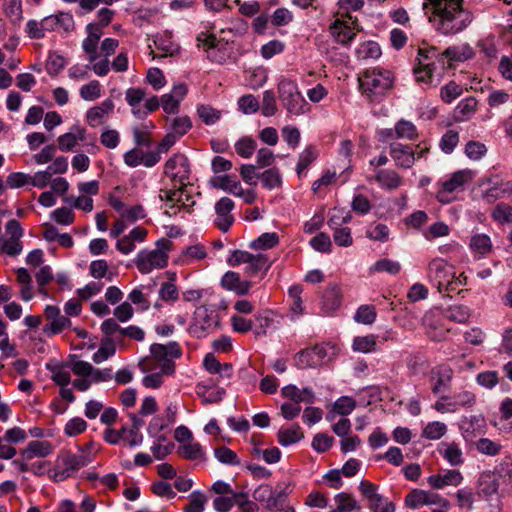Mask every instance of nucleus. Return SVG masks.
<instances>
[{
    "mask_svg": "<svg viewBox=\"0 0 512 512\" xmlns=\"http://www.w3.org/2000/svg\"><path fill=\"white\" fill-rule=\"evenodd\" d=\"M464 0H425L423 9L432 6V16L428 19L433 21V16L438 17L436 30L444 35H455L466 29L473 20L470 11L463 8Z\"/></svg>",
    "mask_w": 512,
    "mask_h": 512,
    "instance_id": "1",
    "label": "nucleus"
},
{
    "mask_svg": "<svg viewBox=\"0 0 512 512\" xmlns=\"http://www.w3.org/2000/svg\"><path fill=\"white\" fill-rule=\"evenodd\" d=\"M278 94L289 113L294 115L304 113V107L308 104L302 97L295 81L287 78L281 79L278 83Z\"/></svg>",
    "mask_w": 512,
    "mask_h": 512,
    "instance_id": "2",
    "label": "nucleus"
},
{
    "mask_svg": "<svg viewBox=\"0 0 512 512\" xmlns=\"http://www.w3.org/2000/svg\"><path fill=\"white\" fill-rule=\"evenodd\" d=\"M379 76L371 77L368 72H365L364 79H359V88L370 102H380L393 86L390 76L383 77L380 73Z\"/></svg>",
    "mask_w": 512,
    "mask_h": 512,
    "instance_id": "3",
    "label": "nucleus"
},
{
    "mask_svg": "<svg viewBox=\"0 0 512 512\" xmlns=\"http://www.w3.org/2000/svg\"><path fill=\"white\" fill-rule=\"evenodd\" d=\"M214 320L215 327H220V318L214 307L202 305L194 311L193 319L188 327V332L200 339L205 337L208 327Z\"/></svg>",
    "mask_w": 512,
    "mask_h": 512,
    "instance_id": "4",
    "label": "nucleus"
},
{
    "mask_svg": "<svg viewBox=\"0 0 512 512\" xmlns=\"http://www.w3.org/2000/svg\"><path fill=\"white\" fill-rule=\"evenodd\" d=\"M23 229L20 223L12 219L5 226V232L0 238L1 251L9 256H18L23 251L21 238L23 237Z\"/></svg>",
    "mask_w": 512,
    "mask_h": 512,
    "instance_id": "5",
    "label": "nucleus"
},
{
    "mask_svg": "<svg viewBox=\"0 0 512 512\" xmlns=\"http://www.w3.org/2000/svg\"><path fill=\"white\" fill-rule=\"evenodd\" d=\"M405 504L410 509H420L423 506L437 505L440 508L449 507V502L432 490L414 489L405 497Z\"/></svg>",
    "mask_w": 512,
    "mask_h": 512,
    "instance_id": "6",
    "label": "nucleus"
},
{
    "mask_svg": "<svg viewBox=\"0 0 512 512\" xmlns=\"http://www.w3.org/2000/svg\"><path fill=\"white\" fill-rule=\"evenodd\" d=\"M168 254L164 251L141 250L134 263L142 274L150 273L154 268H165L168 265Z\"/></svg>",
    "mask_w": 512,
    "mask_h": 512,
    "instance_id": "7",
    "label": "nucleus"
},
{
    "mask_svg": "<svg viewBox=\"0 0 512 512\" xmlns=\"http://www.w3.org/2000/svg\"><path fill=\"white\" fill-rule=\"evenodd\" d=\"M377 486L372 482H361L360 490L368 500V506L373 512H395V505L377 492Z\"/></svg>",
    "mask_w": 512,
    "mask_h": 512,
    "instance_id": "8",
    "label": "nucleus"
},
{
    "mask_svg": "<svg viewBox=\"0 0 512 512\" xmlns=\"http://www.w3.org/2000/svg\"><path fill=\"white\" fill-rule=\"evenodd\" d=\"M233 208L234 202L229 197H222L215 204V211L220 219L216 226L224 233L230 229L234 222V217L230 213Z\"/></svg>",
    "mask_w": 512,
    "mask_h": 512,
    "instance_id": "9",
    "label": "nucleus"
},
{
    "mask_svg": "<svg viewBox=\"0 0 512 512\" xmlns=\"http://www.w3.org/2000/svg\"><path fill=\"white\" fill-rule=\"evenodd\" d=\"M58 306L48 305L45 308L44 315L46 324L43 327V333L46 336H53L61 333L64 329V318L61 316Z\"/></svg>",
    "mask_w": 512,
    "mask_h": 512,
    "instance_id": "10",
    "label": "nucleus"
},
{
    "mask_svg": "<svg viewBox=\"0 0 512 512\" xmlns=\"http://www.w3.org/2000/svg\"><path fill=\"white\" fill-rule=\"evenodd\" d=\"M390 155L397 166L405 169L411 168L416 159L413 149L401 143H393L390 145Z\"/></svg>",
    "mask_w": 512,
    "mask_h": 512,
    "instance_id": "11",
    "label": "nucleus"
},
{
    "mask_svg": "<svg viewBox=\"0 0 512 512\" xmlns=\"http://www.w3.org/2000/svg\"><path fill=\"white\" fill-rule=\"evenodd\" d=\"M150 353L155 360H162L168 356L178 359L182 356V349L176 341H170L166 345L153 343L150 346Z\"/></svg>",
    "mask_w": 512,
    "mask_h": 512,
    "instance_id": "12",
    "label": "nucleus"
},
{
    "mask_svg": "<svg viewBox=\"0 0 512 512\" xmlns=\"http://www.w3.org/2000/svg\"><path fill=\"white\" fill-rule=\"evenodd\" d=\"M361 462L358 459L350 458L344 463L341 469H332L321 477L323 480H341V475L347 478L354 477L360 470Z\"/></svg>",
    "mask_w": 512,
    "mask_h": 512,
    "instance_id": "13",
    "label": "nucleus"
},
{
    "mask_svg": "<svg viewBox=\"0 0 512 512\" xmlns=\"http://www.w3.org/2000/svg\"><path fill=\"white\" fill-rule=\"evenodd\" d=\"M275 317H278V315L274 311L268 309L256 314L254 316L256 322V328L254 330L255 335H266L268 328L272 327L275 323L279 325L280 321L275 320ZM279 318L282 319L283 317L279 316Z\"/></svg>",
    "mask_w": 512,
    "mask_h": 512,
    "instance_id": "14",
    "label": "nucleus"
},
{
    "mask_svg": "<svg viewBox=\"0 0 512 512\" xmlns=\"http://www.w3.org/2000/svg\"><path fill=\"white\" fill-rule=\"evenodd\" d=\"M64 171V162L58 158L45 171L37 172L30 179V184L37 187H44L53 175Z\"/></svg>",
    "mask_w": 512,
    "mask_h": 512,
    "instance_id": "15",
    "label": "nucleus"
},
{
    "mask_svg": "<svg viewBox=\"0 0 512 512\" xmlns=\"http://www.w3.org/2000/svg\"><path fill=\"white\" fill-rule=\"evenodd\" d=\"M340 288L336 284H329L322 296V308L326 312L335 311L341 304Z\"/></svg>",
    "mask_w": 512,
    "mask_h": 512,
    "instance_id": "16",
    "label": "nucleus"
},
{
    "mask_svg": "<svg viewBox=\"0 0 512 512\" xmlns=\"http://www.w3.org/2000/svg\"><path fill=\"white\" fill-rule=\"evenodd\" d=\"M291 492L290 486L285 483H278L274 486L272 497L268 509L271 511H280L284 509L288 494Z\"/></svg>",
    "mask_w": 512,
    "mask_h": 512,
    "instance_id": "17",
    "label": "nucleus"
},
{
    "mask_svg": "<svg viewBox=\"0 0 512 512\" xmlns=\"http://www.w3.org/2000/svg\"><path fill=\"white\" fill-rule=\"evenodd\" d=\"M16 281L20 285L19 294L23 301L33 298L32 277L26 268L16 270Z\"/></svg>",
    "mask_w": 512,
    "mask_h": 512,
    "instance_id": "18",
    "label": "nucleus"
},
{
    "mask_svg": "<svg viewBox=\"0 0 512 512\" xmlns=\"http://www.w3.org/2000/svg\"><path fill=\"white\" fill-rule=\"evenodd\" d=\"M477 100L474 97H468L460 101L454 110L453 120L462 122L469 119L476 111Z\"/></svg>",
    "mask_w": 512,
    "mask_h": 512,
    "instance_id": "19",
    "label": "nucleus"
},
{
    "mask_svg": "<svg viewBox=\"0 0 512 512\" xmlns=\"http://www.w3.org/2000/svg\"><path fill=\"white\" fill-rule=\"evenodd\" d=\"M52 450L51 444L48 441H31L28 446L21 451L23 459L28 460L34 456L45 457L50 454Z\"/></svg>",
    "mask_w": 512,
    "mask_h": 512,
    "instance_id": "20",
    "label": "nucleus"
},
{
    "mask_svg": "<svg viewBox=\"0 0 512 512\" xmlns=\"http://www.w3.org/2000/svg\"><path fill=\"white\" fill-rule=\"evenodd\" d=\"M473 175L474 173L469 169L456 171L451 175L450 179L443 183L442 187L445 192L452 193L466 182L472 180Z\"/></svg>",
    "mask_w": 512,
    "mask_h": 512,
    "instance_id": "21",
    "label": "nucleus"
},
{
    "mask_svg": "<svg viewBox=\"0 0 512 512\" xmlns=\"http://www.w3.org/2000/svg\"><path fill=\"white\" fill-rule=\"evenodd\" d=\"M50 377L59 386V395L64 398V362L53 358L46 363Z\"/></svg>",
    "mask_w": 512,
    "mask_h": 512,
    "instance_id": "22",
    "label": "nucleus"
},
{
    "mask_svg": "<svg viewBox=\"0 0 512 512\" xmlns=\"http://www.w3.org/2000/svg\"><path fill=\"white\" fill-rule=\"evenodd\" d=\"M91 462L89 455L66 452V479L75 477L74 472Z\"/></svg>",
    "mask_w": 512,
    "mask_h": 512,
    "instance_id": "23",
    "label": "nucleus"
},
{
    "mask_svg": "<svg viewBox=\"0 0 512 512\" xmlns=\"http://www.w3.org/2000/svg\"><path fill=\"white\" fill-rule=\"evenodd\" d=\"M453 266H450L445 260L443 259H433L429 263V270L435 272V277L439 279L438 282V290L441 292L444 284L442 283L441 279H446L449 276L453 275Z\"/></svg>",
    "mask_w": 512,
    "mask_h": 512,
    "instance_id": "24",
    "label": "nucleus"
},
{
    "mask_svg": "<svg viewBox=\"0 0 512 512\" xmlns=\"http://www.w3.org/2000/svg\"><path fill=\"white\" fill-rule=\"evenodd\" d=\"M294 365L301 370L319 367L313 348H306L297 352L294 356Z\"/></svg>",
    "mask_w": 512,
    "mask_h": 512,
    "instance_id": "25",
    "label": "nucleus"
},
{
    "mask_svg": "<svg viewBox=\"0 0 512 512\" xmlns=\"http://www.w3.org/2000/svg\"><path fill=\"white\" fill-rule=\"evenodd\" d=\"M64 196V180L56 178L52 182V190L43 192L39 197V202L45 207H51L56 203L55 196Z\"/></svg>",
    "mask_w": 512,
    "mask_h": 512,
    "instance_id": "26",
    "label": "nucleus"
},
{
    "mask_svg": "<svg viewBox=\"0 0 512 512\" xmlns=\"http://www.w3.org/2000/svg\"><path fill=\"white\" fill-rule=\"evenodd\" d=\"M209 184L213 188L221 189L233 195H235L238 188H240V182L233 180L232 176L228 174L211 178Z\"/></svg>",
    "mask_w": 512,
    "mask_h": 512,
    "instance_id": "27",
    "label": "nucleus"
},
{
    "mask_svg": "<svg viewBox=\"0 0 512 512\" xmlns=\"http://www.w3.org/2000/svg\"><path fill=\"white\" fill-rule=\"evenodd\" d=\"M116 353V346L112 337H104L101 339L100 347L96 353L93 354V361L98 364L105 361Z\"/></svg>",
    "mask_w": 512,
    "mask_h": 512,
    "instance_id": "28",
    "label": "nucleus"
},
{
    "mask_svg": "<svg viewBox=\"0 0 512 512\" xmlns=\"http://www.w3.org/2000/svg\"><path fill=\"white\" fill-rule=\"evenodd\" d=\"M303 438L304 434L299 425H296L295 429H280L277 433L278 442L283 447L295 444Z\"/></svg>",
    "mask_w": 512,
    "mask_h": 512,
    "instance_id": "29",
    "label": "nucleus"
},
{
    "mask_svg": "<svg viewBox=\"0 0 512 512\" xmlns=\"http://www.w3.org/2000/svg\"><path fill=\"white\" fill-rule=\"evenodd\" d=\"M376 181L387 189H396L401 184V178L395 171L381 169L377 172Z\"/></svg>",
    "mask_w": 512,
    "mask_h": 512,
    "instance_id": "30",
    "label": "nucleus"
},
{
    "mask_svg": "<svg viewBox=\"0 0 512 512\" xmlns=\"http://www.w3.org/2000/svg\"><path fill=\"white\" fill-rule=\"evenodd\" d=\"M279 243V236L275 232H266L261 234L258 238L253 240L249 247L255 250H267L277 246Z\"/></svg>",
    "mask_w": 512,
    "mask_h": 512,
    "instance_id": "31",
    "label": "nucleus"
},
{
    "mask_svg": "<svg viewBox=\"0 0 512 512\" xmlns=\"http://www.w3.org/2000/svg\"><path fill=\"white\" fill-rule=\"evenodd\" d=\"M271 267V262L265 254H252V259L248 261V266L245 268L246 273L255 275L262 269L268 271Z\"/></svg>",
    "mask_w": 512,
    "mask_h": 512,
    "instance_id": "32",
    "label": "nucleus"
},
{
    "mask_svg": "<svg viewBox=\"0 0 512 512\" xmlns=\"http://www.w3.org/2000/svg\"><path fill=\"white\" fill-rule=\"evenodd\" d=\"M444 316L454 322L457 323H465L468 321L470 317L469 308L464 305H453L449 306L445 312Z\"/></svg>",
    "mask_w": 512,
    "mask_h": 512,
    "instance_id": "33",
    "label": "nucleus"
},
{
    "mask_svg": "<svg viewBox=\"0 0 512 512\" xmlns=\"http://www.w3.org/2000/svg\"><path fill=\"white\" fill-rule=\"evenodd\" d=\"M215 458L222 464L240 465L241 460L238 455L226 446H220L214 449Z\"/></svg>",
    "mask_w": 512,
    "mask_h": 512,
    "instance_id": "34",
    "label": "nucleus"
},
{
    "mask_svg": "<svg viewBox=\"0 0 512 512\" xmlns=\"http://www.w3.org/2000/svg\"><path fill=\"white\" fill-rule=\"evenodd\" d=\"M263 186L268 189H274L282 185V177L277 168H269L260 174L259 177Z\"/></svg>",
    "mask_w": 512,
    "mask_h": 512,
    "instance_id": "35",
    "label": "nucleus"
},
{
    "mask_svg": "<svg viewBox=\"0 0 512 512\" xmlns=\"http://www.w3.org/2000/svg\"><path fill=\"white\" fill-rule=\"evenodd\" d=\"M256 147V141L249 136H243L235 143V150L242 158H250Z\"/></svg>",
    "mask_w": 512,
    "mask_h": 512,
    "instance_id": "36",
    "label": "nucleus"
},
{
    "mask_svg": "<svg viewBox=\"0 0 512 512\" xmlns=\"http://www.w3.org/2000/svg\"><path fill=\"white\" fill-rule=\"evenodd\" d=\"M178 453L180 456L188 460L194 461L205 459V454L200 443L182 445L178 448Z\"/></svg>",
    "mask_w": 512,
    "mask_h": 512,
    "instance_id": "37",
    "label": "nucleus"
},
{
    "mask_svg": "<svg viewBox=\"0 0 512 512\" xmlns=\"http://www.w3.org/2000/svg\"><path fill=\"white\" fill-rule=\"evenodd\" d=\"M353 350L362 353H368L376 350V337L372 334L358 336L353 340Z\"/></svg>",
    "mask_w": 512,
    "mask_h": 512,
    "instance_id": "38",
    "label": "nucleus"
},
{
    "mask_svg": "<svg viewBox=\"0 0 512 512\" xmlns=\"http://www.w3.org/2000/svg\"><path fill=\"white\" fill-rule=\"evenodd\" d=\"M376 309L373 305H361L354 316V320L364 325H371L376 320Z\"/></svg>",
    "mask_w": 512,
    "mask_h": 512,
    "instance_id": "39",
    "label": "nucleus"
},
{
    "mask_svg": "<svg viewBox=\"0 0 512 512\" xmlns=\"http://www.w3.org/2000/svg\"><path fill=\"white\" fill-rule=\"evenodd\" d=\"M177 158L180 159V170L175 174H171V179L173 181H179L181 185L186 186L185 181L189 179L191 174L190 162L185 154L178 153Z\"/></svg>",
    "mask_w": 512,
    "mask_h": 512,
    "instance_id": "40",
    "label": "nucleus"
},
{
    "mask_svg": "<svg viewBox=\"0 0 512 512\" xmlns=\"http://www.w3.org/2000/svg\"><path fill=\"white\" fill-rule=\"evenodd\" d=\"M453 371L450 368L437 372V379L435 384L432 386L433 394H439L442 391H446L450 387L452 380Z\"/></svg>",
    "mask_w": 512,
    "mask_h": 512,
    "instance_id": "41",
    "label": "nucleus"
},
{
    "mask_svg": "<svg viewBox=\"0 0 512 512\" xmlns=\"http://www.w3.org/2000/svg\"><path fill=\"white\" fill-rule=\"evenodd\" d=\"M356 408V400L350 396H341L333 405V410L341 415L347 416Z\"/></svg>",
    "mask_w": 512,
    "mask_h": 512,
    "instance_id": "42",
    "label": "nucleus"
},
{
    "mask_svg": "<svg viewBox=\"0 0 512 512\" xmlns=\"http://www.w3.org/2000/svg\"><path fill=\"white\" fill-rule=\"evenodd\" d=\"M395 134L398 138L412 140L417 137V129L412 122L402 119L396 123Z\"/></svg>",
    "mask_w": 512,
    "mask_h": 512,
    "instance_id": "43",
    "label": "nucleus"
},
{
    "mask_svg": "<svg viewBox=\"0 0 512 512\" xmlns=\"http://www.w3.org/2000/svg\"><path fill=\"white\" fill-rule=\"evenodd\" d=\"M207 497L205 494L199 491H194L190 495V501L185 506L183 512H203Z\"/></svg>",
    "mask_w": 512,
    "mask_h": 512,
    "instance_id": "44",
    "label": "nucleus"
},
{
    "mask_svg": "<svg viewBox=\"0 0 512 512\" xmlns=\"http://www.w3.org/2000/svg\"><path fill=\"white\" fill-rule=\"evenodd\" d=\"M470 247L480 254H486L491 251L492 245L490 237L486 234H477L471 238Z\"/></svg>",
    "mask_w": 512,
    "mask_h": 512,
    "instance_id": "45",
    "label": "nucleus"
},
{
    "mask_svg": "<svg viewBox=\"0 0 512 512\" xmlns=\"http://www.w3.org/2000/svg\"><path fill=\"white\" fill-rule=\"evenodd\" d=\"M477 495L479 498L493 501L498 498V488L496 482H479L477 488Z\"/></svg>",
    "mask_w": 512,
    "mask_h": 512,
    "instance_id": "46",
    "label": "nucleus"
},
{
    "mask_svg": "<svg viewBox=\"0 0 512 512\" xmlns=\"http://www.w3.org/2000/svg\"><path fill=\"white\" fill-rule=\"evenodd\" d=\"M311 247L321 253H330L332 243L327 233L320 232L310 240Z\"/></svg>",
    "mask_w": 512,
    "mask_h": 512,
    "instance_id": "47",
    "label": "nucleus"
},
{
    "mask_svg": "<svg viewBox=\"0 0 512 512\" xmlns=\"http://www.w3.org/2000/svg\"><path fill=\"white\" fill-rule=\"evenodd\" d=\"M462 87L455 81H450L440 90V97L445 103H451L462 94Z\"/></svg>",
    "mask_w": 512,
    "mask_h": 512,
    "instance_id": "48",
    "label": "nucleus"
},
{
    "mask_svg": "<svg viewBox=\"0 0 512 512\" xmlns=\"http://www.w3.org/2000/svg\"><path fill=\"white\" fill-rule=\"evenodd\" d=\"M197 114L206 125H212L220 119V111L210 105H199L197 107Z\"/></svg>",
    "mask_w": 512,
    "mask_h": 512,
    "instance_id": "49",
    "label": "nucleus"
},
{
    "mask_svg": "<svg viewBox=\"0 0 512 512\" xmlns=\"http://www.w3.org/2000/svg\"><path fill=\"white\" fill-rule=\"evenodd\" d=\"M447 427L444 423L433 421L426 425L423 429V436L427 439H440L446 433Z\"/></svg>",
    "mask_w": 512,
    "mask_h": 512,
    "instance_id": "50",
    "label": "nucleus"
},
{
    "mask_svg": "<svg viewBox=\"0 0 512 512\" xmlns=\"http://www.w3.org/2000/svg\"><path fill=\"white\" fill-rule=\"evenodd\" d=\"M333 443L334 437L325 433H317L313 437L312 448L318 453H324L332 447Z\"/></svg>",
    "mask_w": 512,
    "mask_h": 512,
    "instance_id": "51",
    "label": "nucleus"
},
{
    "mask_svg": "<svg viewBox=\"0 0 512 512\" xmlns=\"http://www.w3.org/2000/svg\"><path fill=\"white\" fill-rule=\"evenodd\" d=\"M459 142V134L457 131L448 130L440 140V148L446 153L450 154L453 152L454 148L457 146Z\"/></svg>",
    "mask_w": 512,
    "mask_h": 512,
    "instance_id": "52",
    "label": "nucleus"
},
{
    "mask_svg": "<svg viewBox=\"0 0 512 512\" xmlns=\"http://www.w3.org/2000/svg\"><path fill=\"white\" fill-rule=\"evenodd\" d=\"M492 217L500 223L512 222V206L506 203H498L492 212Z\"/></svg>",
    "mask_w": 512,
    "mask_h": 512,
    "instance_id": "53",
    "label": "nucleus"
},
{
    "mask_svg": "<svg viewBox=\"0 0 512 512\" xmlns=\"http://www.w3.org/2000/svg\"><path fill=\"white\" fill-rule=\"evenodd\" d=\"M233 502L242 512H257L258 506L253 501L249 500L248 495L244 492L232 493Z\"/></svg>",
    "mask_w": 512,
    "mask_h": 512,
    "instance_id": "54",
    "label": "nucleus"
},
{
    "mask_svg": "<svg viewBox=\"0 0 512 512\" xmlns=\"http://www.w3.org/2000/svg\"><path fill=\"white\" fill-rule=\"evenodd\" d=\"M277 112L276 98L272 90L263 93L262 114L266 117L275 115Z\"/></svg>",
    "mask_w": 512,
    "mask_h": 512,
    "instance_id": "55",
    "label": "nucleus"
},
{
    "mask_svg": "<svg viewBox=\"0 0 512 512\" xmlns=\"http://www.w3.org/2000/svg\"><path fill=\"white\" fill-rule=\"evenodd\" d=\"M436 69V64L435 62H431V63H428V64H421V62H419V66L415 67L413 69V72L416 76V81L417 82H429L432 78V74L434 72V70Z\"/></svg>",
    "mask_w": 512,
    "mask_h": 512,
    "instance_id": "56",
    "label": "nucleus"
},
{
    "mask_svg": "<svg viewBox=\"0 0 512 512\" xmlns=\"http://www.w3.org/2000/svg\"><path fill=\"white\" fill-rule=\"evenodd\" d=\"M335 501L337 503V508L340 511L352 512L353 510L357 509V502L355 498L345 492L339 493L335 497Z\"/></svg>",
    "mask_w": 512,
    "mask_h": 512,
    "instance_id": "57",
    "label": "nucleus"
},
{
    "mask_svg": "<svg viewBox=\"0 0 512 512\" xmlns=\"http://www.w3.org/2000/svg\"><path fill=\"white\" fill-rule=\"evenodd\" d=\"M239 109L244 114H252L259 110V102L252 94L243 95L238 100Z\"/></svg>",
    "mask_w": 512,
    "mask_h": 512,
    "instance_id": "58",
    "label": "nucleus"
},
{
    "mask_svg": "<svg viewBox=\"0 0 512 512\" xmlns=\"http://www.w3.org/2000/svg\"><path fill=\"white\" fill-rule=\"evenodd\" d=\"M477 450L485 455L495 456L501 450V445L488 439L480 438L476 443Z\"/></svg>",
    "mask_w": 512,
    "mask_h": 512,
    "instance_id": "59",
    "label": "nucleus"
},
{
    "mask_svg": "<svg viewBox=\"0 0 512 512\" xmlns=\"http://www.w3.org/2000/svg\"><path fill=\"white\" fill-rule=\"evenodd\" d=\"M80 95L87 101H93L99 98L101 95L100 83L97 80H93L90 83L83 85L80 89Z\"/></svg>",
    "mask_w": 512,
    "mask_h": 512,
    "instance_id": "60",
    "label": "nucleus"
},
{
    "mask_svg": "<svg viewBox=\"0 0 512 512\" xmlns=\"http://www.w3.org/2000/svg\"><path fill=\"white\" fill-rule=\"evenodd\" d=\"M359 57L377 59L381 56V48L377 42L367 41L357 51Z\"/></svg>",
    "mask_w": 512,
    "mask_h": 512,
    "instance_id": "61",
    "label": "nucleus"
},
{
    "mask_svg": "<svg viewBox=\"0 0 512 512\" xmlns=\"http://www.w3.org/2000/svg\"><path fill=\"white\" fill-rule=\"evenodd\" d=\"M159 297L166 302H175L179 298V291L175 283L164 282L159 290Z\"/></svg>",
    "mask_w": 512,
    "mask_h": 512,
    "instance_id": "62",
    "label": "nucleus"
},
{
    "mask_svg": "<svg viewBox=\"0 0 512 512\" xmlns=\"http://www.w3.org/2000/svg\"><path fill=\"white\" fill-rule=\"evenodd\" d=\"M486 152V146L478 141H469L465 146V154L472 160H479Z\"/></svg>",
    "mask_w": 512,
    "mask_h": 512,
    "instance_id": "63",
    "label": "nucleus"
},
{
    "mask_svg": "<svg viewBox=\"0 0 512 512\" xmlns=\"http://www.w3.org/2000/svg\"><path fill=\"white\" fill-rule=\"evenodd\" d=\"M64 67V58L57 53H51L46 63V70L52 76H57L61 73Z\"/></svg>",
    "mask_w": 512,
    "mask_h": 512,
    "instance_id": "64",
    "label": "nucleus"
}]
</instances>
